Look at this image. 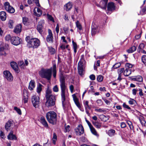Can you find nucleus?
Here are the masks:
<instances>
[{
	"mask_svg": "<svg viewBox=\"0 0 146 146\" xmlns=\"http://www.w3.org/2000/svg\"><path fill=\"white\" fill-rule=\"evenodd\" d=\"M52 71L53 77L55 78L56 74V68L55 64H53V66L49 69L42 68L39 72V74L41 77L46 78L48 80H50Z\"/></svg>",
	"mask_w": 146,
	"mask_h": 146,
	"instance_id": "f257e3e1",
	"label": "nucleus"
},
{
	"mask_svg": "<svg viewBox=\"0 0 146 146\" xmlns=\"http://www.w3.org/2000/svg\"><path fill=\"white\" fill-rule=\"evenodd\" d=\"M59 81L62 103L64 106L65 104L64 102L66 100V98L68 95L67 85L66 83L65 77L63 75L60 76Z\"/></svg>",
	"mask_w": 146,
	"mask_h": 146,
	"instance_id": "f03ea898",
	"label": "nucleus"
},
{
	"mask_svg": "<svg viewBox=\"0 0 146 146\" xmlns=\"http://www.w3.org/2000/svg\"><path fill=\"white\" fill-rule=\"evenodd\" d=\"M52 91L49 89L46 90L45 97L46 101V105L48 107L54 106L55 104L56 99L54 95L52 94Z\"/></svg>",
	"mask_w": 146,
	"mask_h": 146,
	"instance_id": "7ed1b4c3",
	"label": "nucleus"
},
{
	"mask_svg": "<svg viewBox=\"0 0 146 146\" xmlns=\"http://www.w3.org/2000/svg\"><path fill=\"white\" fill-rule=\"evenodd\" d=\"M25 40L27 42V46L29 48H36L40 45V41L37 38H31L28 36L26 37Z\"/></svg>",
	"mask_w": 146,
	"mask_h": 146,
	"instance_id": "20e7f679",
	"label": "nucleus"
},
{
	"mask_svg": "<svg viewBox=\"0 0 146 146\" xmlns=\"http://www.w3.org/2000/svg\"><path fill=\"white\" fill-rule=\"evenodd\" d=\"M46 117L48 121L52 124H54L56 121L57 115L56 113L53 111H50L47 113Z\"/></svg>",
	"mask_w": 146,
	"mask_h": 146,
	"instance_id": "39448f33",
	"label": "nucleus"
},
{
	"mask_svg": "<svg viewBox=\"0 0 146 146\" xmlns=\"http://www.w3.org/2000/svg\"><path fill=\"white\" fill-rule=\"evenodd\" d=\"M8 44L2 42L0 45V54L1 55H5L6 51L8 49Z\"/></svg>",
	"mask_w": 146,
	"mask_h": 146,
	"instance_id": "423d86ee",
	"label": "nucleus"
},
{
	"mask_svg": "<svg viewBox=\"0 0 146 146\" xmlns=\"http://www.w3.org/2000/svg\"><path fill=\"white\" fill-rule=\"evenodd\" d=\"M31 101L34 107L35 108L38 107L39 104V98L35 95L33 96L31 98Z\"/></svg>",
	"mask_w": 146,
	"mask_h": 146,
	"instance_id": "0eeeda50",
	"label": "nucleus"
},
{
	"mask_svg": "<svg viewBox=\"0 0 146 146\" xmlns=\"http://www.w3.org/2000/svg\"><path fill=\"white\" fill-rule=\"evenodd\" d=\"M4 6L5 9L9 13H13L15 12L14 9L11 6L10 3L8 2H6L4 3Z\"/></svg>",
	"mask_w": 146,
	"mask_h": 146,
	"instance_id": "6e6552de",
	"label": "nucleus"
},
{
	"mask_svg": "<svg viewBox=\"0 0 146 146\" xmlns=\"http://www.w3.org/2000/svg\"><path fill=\"white\" fill-rule=\"evenodd\" d=\"M4 77L9 82L13 81V77L12 74L8 71L6 70L3 72Z\"/></svg>",
	"mask_w": 146,
	"mask_h": 146,
	"instance_id": "1a4fd4ad",
	"label": "nucleus"
},
{
	"mask_svg": "<svg viewBox=\"0 0 146 146\" xmlns=\"http://www.w3.org/2000/svg\"><path fill=\"white\" fill-rule=\"evenodd\" d=\"M21 39L18 36H13L11 37V43L15 45H18L20 44Z\"/></svg>",
	"mask_w": 146,
	"mask_h": 146,
	"instance_id": "9d476101",
	"label": "nucleus"
},
{
	"mask_svg": "<svg viewBox=\"0 0 146 146\" xmlns=\"http://www.w3.org/2000/svg\"><path fill=\"white\" fill-rule=\"evenodd\" d=\"M48 35H47L46 38V41L48 43H52L53 37L52 32L49 29L48 30Z\"/></svg>",
	"mask_w": 146,
	"mask_h": 146,
	"instance_id": "9b49d317",
	"label": "nucleus"
},
{
	"mask_svg": "<svg viewBox=\"0 0 146 146\" xmlns=\"http://www.w3.org/2000/svg\"><path fill=\"white\" fill-rule=\"evenodd\" d=\"M44 22V20H41L39 21L37 27V29L38 32L41 34L42 31L43 26Z\"/></svg>",
	"mask_w": 146,
	"mask_h": 146,
	"instance_id": "f8f14e48",
	"label": "nucleus"
},
{
	"mask_svg": "<svg viewBox=\"0 0 146 146\" xmlns=\"http://www.w3.org/2000/svg\"><path fill=\"white\" fill-rule=\"evenodd\" d=\"M75 133L78 136H80L82 132V125H79L75 129Z\"/></svg>",
	"mask_w": 146,
	"mask_h": 146,
	"instance_id": "ddd939ff",
	"label": "nucleus"
},
{
	"mask_svg": "<svg viewBox=\"0 0 146 146\" xmlns=\"http://www.w3.org/2000/svg\"><path fill=\"white\" fill-rule=\"evenodd\" d=\"M88 103L89 102L87 101H84V104L86 110V112L88 115L89 114V110L91 109L90 107L88 105Z\"/></svg>",
	"mask_w": 146,
	"mask_h": 146,
	"instance_id": "4468645a",
	"label": "nucleus"
},
{
	"mask_svg": "<svg viewBox=\"0 0 146 146\" xmlns=\"http://www.w3.org/2000/svg\"><path fill=\"white\" fill-rule=\"evenodd\" d=\"M34 15L37 17L40 16L42 13L41 10L38 8L35 7L34 10Z\"/></svg>",
	"mask_w": 146,
	"mask_h": 146,
	"instance_id": "2eb2a0df",
	"label": "nucleus"
},
{
	"mask_svg": "<svg viewBox=\"0 0 146 146\" xmlns=\"http://www.w3.org/2000/svg\"><path fill=\"white\" fill-rule=\"evenodd\" d=\"M108 0H102L100 3V6L102 9H106Z\"/></svg>",
	"mask_w": 146,
	"mask_h": 146,
	"instance_id": "dca6fc26",
	"label": "nucleus"
},
{
	"mask_svg": "<svg viewBox=\"0 0 146 146\" xmlns=\"http://www.w3.org/2000/svg\"><path fill=\"white\" fill-rule=\"evenodd\" d=\"M115 9L114 4L113 2H110L108 3V10L109 11L114 10Z\"/></svg>",
	"mask_w": 146,
	"mask_h": 146,
	"instance_id": "f3484780",
	"label": "nucleus"
},
{
	"mask_svg": "<svg viewBox=\"0 0 146 146\" xmlns=\"http://www.w3.org/2000/svg\"><path fill=\"white\" fill-rule=\"evenodd\" d=\"M78 69L79 74L82 76V62L80 61L78 64Z\"/></svg>",
	"mask_w": 146,
	"mask_h": 146,
	"instance_id": "a211bd4d",
	"label": "nucleus"
},
{
	"mask_svg": "<svg viewBox=\"0 0 146 146\" xmlns=\"http://www.w3.org/2000/svg\"><path fill=\"white\" fill-rule=\"evenodd\" d=\"M7 138L8 139L11 140H16L17 139V137L15 135L13 134V131H11L10 132L7 136Z\"/></svg>",
	"mask_w": 146,
	"mask_h": 146,
	"instance_id": "6ab92c4d",
	"label": "nucleus"
},
{
	"mask_svg": "<svg viewBox=\"0 0 146 146\" xmlns=\"http://www.w3.org/2000/svg\"><path fill=\"white\" fill-rule=\"evenodd\" d=\"M72 96L73 99V100L77 106L78 107V108L80 109L81 108L80 107V103L78 101V100L75 94H73L72 95Z\"/></svg>",
	"mask_w": 146,
	"mask_h": 146,
	"instance_id": "aec40b11",
	"label": "nucleus"
},
{
	"mask_svg": "<svg viewBox=\"0 0 146 146\" xmlns=\"http://www.w3.org/2000/svg\"><path fill=\"white\" fill-rule=\"evenodd\" d=\"M23 100L25 103H27L28 100V94L27 91L26 90H24L23 91Z\"/></svg>",
	"mask_w": 146,
	"mask_h": 146,
	"instance_id": "412c9836",
	"label": "nucleus"
},
{
	"mask_svg": "<svg viewBox=\"0 0 146 146\" xmlns=\"http://www.w3.org/2000/svg\"><path fill=\"white\" fill-rule=\"evenodd\" d=\"M22 26L21 24H19L16 26L14 30V31L16 34L19 33L21 31Z\"/></svg>",
	"mask_w": 146,
	"mask_h": 146,
	"instance_id": "4be33fe9",
	"label": "nucleus"
},
{
	"mask_svg": "<svg viewBox=\"0 0 146 146\" xmlns=\"http://www.w3.org/2000/svg\"><path fill=\"white\" fill-rule=\"evenodd\" d=\"M72 7V4L71 2H69L64 6V9L67 11L70 10Z\"/></svg>",
	"mask_w": 146,
	"mask_h": 146,
	"instance_id": "5701e85b",
	"label": "nucleus"
},
{
	"mask_svg": "<svg viewBox=\"0 0 146 146\" xmlns=\"http://www.w3.org/2000/svg\"><path fill=\"white\" fill-rule=\"evenodd\" d=\"M11 66L12 68L16 72L18 71V66L16 63L14 62H11L10 63Z\"/></svg>",
	"mask_w": 146,
	"mask_h": 146,
	"instance_id": "b1692460",
	"label": "nucleus"
},
{
	"mask_svg": "<svg viewBox=\"0 0 146 146\" xmlns=\"http://www.w3.org/2000/svg\"><path fill=\"white\" fill-rule=\"evenodd\" d=\"M6 14L5 11L0 12V18L1 20L4 21L6 20Z\"/></svg>",
	"mask_w": 146,
	"mask_h": 146,
	"instance_id": "393cba45",
	"label": "nucleus"
},
{
	"mask_svg": "<svg viewBox=\"0 0 146 146\" xmlns=\"http://www.w3.org/2000/svg\"><path fill=\"white\" fill-rule=\"evenodd\" d=\"M23 23L25 25L27 26L29 25L30 21L29 18L26 17H23L22 18Z\"/></svg>",
	"mask_w": 146,
	"mask_h": 146,
	"instance_id": "a878e982",
	"label": "nucleus"
},
{
	"mask_svg": "<svg viewBox=\"0 0 146 146\" xmlns=\"http://www.w3.org/2000/svg\"><path fill=\"white\" fill-rule=\"evenodd\" d=\"M40 122L45 127L48 128V125L45 119L43 117H41L40 119Z\"/></svg>",
	"mask_w": 146,
	"mask_h": 146,
	"instance_id": "bb28decb",
	"label": "nucleus"
},
{
	"mask_svg": "<svg viewBox=\"0 0 146 146\" xmlns=\"http://www.w3.org/2000/svg\"><path fill=\"white\" fill-rule=\"evenodd\" d=\"M13 125V123L12 121L9 120L7 122L5 125V127L6 130L7 131H8L10 129V127Z\"/></svg>",
	"mask_w": 146,
	"mask_h": 146,
	"instance_id": "cd10ccee",
	"label": "nucleus"
},
{
	"mask_svg": "<svg viewBox=\"0 0 146 146\" xmlns=\"http://www.w3.org/2000/svg\"><path fill=\"white\" fill-rule=\"evenodd\" d=\"M35 86L34 81L33 80H31L29 83L28 89L31 90H32L33 89Z\"/></svg>",
	"mask_w": 146,
	"mask_h": 146,
	"instance_id": "c85d7f7f",
	"label": "nucleus"
},
{
	"mask_svg": "<svg viewBox=\"0 0 146 146\" xmlns=\"http://www.w3.org/2000/svg\"><path fill=\"white\" fill-rule=\"evenodd\" d=\"M132 80L134 81L142 82L143 81V79L142 77L141 76H138L134 77L132 78Z\"/></svg>",
	"mask_w": 146,
	"mask_h": 146,
	"instance_id": "c756f323",
	"label": "nucleus"
},
{
	"mask_svg": "<svg viewBox=\"0 0 146 146\" xmlns=\"http://www.w3.org/2000/svg\"><path fill=\"white\" fill-rule=\"evenodd\" d=\"M99 118L102 121L105 122L107 121L109 119L108 116H105L103 114L100 115L99 116Z\"/></svg>",
	"mask_w": 146,
	"mask_h": 146,
	"instance_id": "7c9ffc66",
	"label": "nucleus"
},
{
	"mask_svg": "<svg viewBox=\"0 0 146 146\" xmlns=\"http://www.w3.org/2000/svg\"><path fill=\"white\" fill-rule=\"evenodd\" d=\"M115 131L113 129H110L109 130L108 132V134L110 137L114 136L115 134Z\"/></svg>",
	"mask_w": 146,
	"mask_h": 146,
	"instance_id": "2f4dec72",
	"label": "nucleus"
},
{
	"mask_svg": "<svg viewBox=\"0 0 146 146\" xmlns=\"http://www.w3.org/2000/svg\"><path fill=\"white\" fill-rule=\"evenodd\" d=\"M28 3L30 4L33 3V2H35L36 6H39L40 5L39 4L38 0H28Z\"/></svg>",
	"mask_w": 146,
	"mask_h": 146,
	"instance_id": "473e14b6",
	"label": "nucleus"
},
{
	"mask_svg": "<svg viewBox=\"0 0 146 146\" xmlns=\"http://www.w3.org/2000/svg\"><path fill=\"white\" fill-rule=\"evenodd\" d=\"M92 123L97 128H100L101 127V123L98 121H92Z\"/></svg>",
	"mask_w": 146,
	"mask_h": 146,
	"instance_id": "72a5a7b5",
	"label": "nucleus"
},
{
	"mask_svg": "<svg viewBox=\"0 0 146 146\" xmlns=\"http://www.w3.org/2000/svg\"><path fill=\"white\" fill-rule=\"evenodd\" d=\"M131 69H128L125 68L124 70L123 74L125 76H128L131 73Z\"/></svg>",
	"mask_w": 146,
	"mask_h": 146,
	"instance_id": "f704fd0d",
	"label": "nucleus"
},
{
	"mask_svg": "<svg viewBox=\"0 0 146 146\" xmlns=\"http://www.w3.org/2000/svg\"><path fill=\"white\" fill-rule=\"evenodd\" d=\"M139 120L143 126H146V122L143 117L139 118Z\"/></svg>",
	"mask_w": 146,
	"mask_h": 146,
	"instance_id": "c9c22d12",
	"label": "nucleus"
},
{
	"mask_svg": "<svg viewBox=\"0 0 146 146\" xmlns=\"http://www.w3.org/2000/svg\"><path fill=\"white\" fill-rule=\"evenodd\" d=\"M136 49V47L135 46H133L129 48V49L127 50V52L128 53H132L135 51Z\"/></svg>",
	"mask_w": 146,
	"mask_h": 146,
	"instance_id": "e433bc0d",
	"label": "nucleus"
},
{
	"mask_svg": "<svg viewBox=\"0 0 146 146\" xmlns=\"http://www.w3.org/2000/svg\"><path fill=\"white\" fill-rule=\"evenodd\" d=\"M129 104L131 105H136L137 104V102L134 99L130 98V100L128 102Z\"/></svg>",
	"mask_w": 146,
	"mask_h": 146,
	"instance_id": "4c0bfd02",
	"label": "nucleus"
},
{
	"mask_svg": "<svg viewBox=\"0 0 146 146\" xmlns=\"http://www.w3.org/2000/svg\"><path fill=\"white\" fill-rule=\"evenodd\" d=\"M90 129L91 132H92L93 134L95 135H97V133L96 130L93 127L92 125V126L90 127Z\"/></svg>",
	"mask_w": 146,
	"mask_h": 146,
	"instance_id": "58836bf2",
	"label": "nucleus"
},
{
	"mask_svg": "<svg viewBox=\"0 0 146 146\" xmlns=\"http://www.w3.org/2000/svg\"><path fill=\"white\" fill-rule=\"evenodd\" d=\"M127 123L130 129L133 130H134V127L132 122L130 121H127Z\"/></svg>",
	"mask_w": 146,
	"mask_h": 146,
	"instance_id": "ea45409f",
	"label": "nucleus"
},
{
	"mask_svg": "<svg viewBox=\"0 0 146 146\" xmlns=\"http://www.w3.org/2000/svg\"><path fill=\"white\" fill-rule=\"evenodd\" d=\"M8 26L9 28H13L14 25V22L12 20H9L8 23Z\"/></svg>",
	"mask_w": 146,
	"mask_h": 146,
	"instance_id": "a19ab883",
	"label": "nucleus"
},
{
	"mask_svg": "<svg viewBox=\"0 0 146 146\" xmlns=\"http://www.w3.org/2000/svg\"><path fill=\"white\" fill-rule=\"evenodd\" d=\"M57 136L56 134L54 133H53V137H52L53 143L54 144H56V141L57 140Z\"/></svg>",
	"mask_w": 146,
	"mask_h": 146,
	"instance_id": "79ce46f5",
	"label": "nucleus"
},
{
	"mask_svg": "<svg viewBox=\"0 0 146 146\" xmlns=\"http://www.w3.org/2000/svg\"><path fill=\"white\" fill-rule=\"evenodd\" d=\"M133 65L129 63H127L125 65V68L126 69H131L133 67Z\"/></svg>",
	"mask_w": 146,
	"mask_h": 146,
	"instance_id": "37998d69",
	"label": "nucleus"
},
{
	"mask_svg": "<svg viewBox=\"0 0 146 146\" xmlns=\"http://www.w3.org/2000/svg\"><path fill=\"white\" fill-rule=\"evenodd\" d=\"M42 86V85L40 84L38 86L37 88V91L38 93H40V92L41 91Z\"/></svg>",
	"mask_w": 146,
	"mask_h": 146,
	"instance_id": "c03bdc74",
	"label": "nucleus"
},
{
	"mask_svg": "<svg viewBox=\"0 0 146 146\" xmlns=\"http://www.w3.org/2000/svg\"><path fill=\"white\" fill-rule=\"evenodd\" d=\"M14 109L20 115H21V111L19 108H18L17 107H15L14 108Z\"/></svg>",
	"mask_w": 146,
	"mask_h": 146,
	"instance_id": "a18cd8bd",
	"label": "nucleus"
},
{
	"mask_svg": "<svg viewBox=\"0 0 146 146\" xmlns=\"http://www.w3.org/2000/svg\"><path fill=\"white\" fill-rule=\"evenodd\" d=\"M72 44L74 49V52L75 53L76 52V49L77 48V46L76 43H75L73 40L72 41Z\"/></svg>",
	"mask_w": 146,
	"mask_h": 146,
	"instance_id": "49530a36",
	"label": "nucleus"
},
{
	"mask_svg": "<svg viewBox=\"0 0 146 146\" xmlns=\"http://www.w3.org/2000/svg\"><path fill=\"white\" fill-rule=\"evenodd\" d=\"M5 39L6 41H7L8 42L10 41L11 42V36L10 35H7L5 37Z\"/></svg>",
	"mask_w": 146,
	"mask_h": 146,
	"instance_id": "de8ad7c7",
	"label": "nucleus"
},
{
	"mask_svg": "<svg viewBox=\"0 0 146 146\" xmlns=\"http://www.w3.org/2000/svg\"><path fill=\"white\" fill-rule=\"evenodd\" d=\"M95 110L96 111L100 113H103L106 111L105 109L104 108L96 109Z\"/></svg>",
	"mask_w": 146,
	"mask_h": 146,
	"instance_id": "09e8293b",
	"label": "nucleus"
},
{
	"mask_svg": "<svg viewBox=\"0 0 146 146\" xmlns=\"http://www.w3.org/2000/svg\"><path fill=\"white\" fill-rule=\"evenodd\" d=\"M121 65V64L119 62L116 63L113 65L112 68L114 69H116L119 67Z\"/></svg>",
	"mask_w": 146,
	"mask_h": 146,
	"instance_id": "8fccbe9b",
	"label": "nucleus"
},
{
	"mask_svg": "<svg viewBox=\"0 0 146 146\" xmlns=\"http://www.w3.org/2000/svg\"><path fill=\"white\" fill-rule=\"evenodd\" d=\"M97 79L98 82H100L103 81V78L102 76L100 75L98 76Z\"/></svg>",
	"mask_w": 146,
	"mask_h": 146,
	"instance_id": "3c124183",
	"label": "nucleus"
},
{
	"mask_svg": "<svg viewBox=\"0 0 146 146\" xmlns=\"http://www.w3.org/2000/svg\"><path fill=\"white\" fill-rule=\"evenodd\" d=\"M76 25L77 27L80 30H81L82 29V25L80 24L79 22L77 21L76 23Z\"/></svg>",
	"mask_w": 146,
	"mask_h": 146,
	"instance_id": "603ef678",
	"label": "nucleus"
},
{
	"mask_svg": "<svg viewBox=\"0 0 146 146\" xmlns=\"http://www.w3.org/2000/svg\"><path fill=\"white\" fill-rule=\"evenodd\" d=\"M49 50L51 54H53L55 52V50L54 48L52 47H49Z\"/></svg>",
	"mask_w": 146,
	"mask_h": 146,
	"instance_id": "864d4df0",
	"label": "nucleus"
},
{
	"mask_svg": "<svg viewBox=\"0 0 146 146\" xmlns=\"http://www.w3.org/2000/svg\"><path fill=\"white\" fill-rule=\"evenodd\" d=\"M142 61L144 64L146 65V55H143L142 56Z\"/></svg>",
	"mask_w": 146,
	"mask_h": 146,
	"instance_id": "5fc2aeb1",
	"label": "nucleus"
},
{
	"mask_svg": "<svg viewBox=\"0 0 146 146\" xmlns=\"http://www.w3.org/2000/svg\"><path fill=\"white\" fill-rule=\"evenodd\" d=\"M145 47V44L143 43L140 44L138 47V50H141L143 48Z\"/></svg>",
	"mask_w": 146,
	"mask_h": 146,
	"instance_id": "6e6d98bb",
	"label": "nucleus"
},
{
	"mask_svg": "<svg viewBox=\"0 0 146 146\" xmlns=\"http://www.w3.org/2000/svg\"><path fill=\"white\" fill-rule=\"evenodd\" d=\"M96 102L98 104V106H101L103 104V102L101 100H98L96 101Z\"/></svg>",
	"mask_w": 146,
	"mask_h": 146,
	"instance_id": "4d7b16f0",
	"label": "nucleus"
},
{
	"mask_svg": "<svg viewBox=\"0 0 146 146\" xmlns=\"http://www.w3.org/2000/svg\"><path fill=\"white\" fill-rule=\"evenodd\" d=\"M138 91V89L137 88H134L132 90V93L133 95H136L137 92Z\"/></svg>",
	"mask_w": 146,
	"mask_h": 146,
	"instance_id": "13d9d810",
	"label": "nucleus"
},
{
	"mask_svg": "<svg viewBox=\"0 0 146 146\" xmlns=\"http://www.w3.org/2000/svg\"><path fill=\"white\" fill-rule=\"evenodd\" d=\"M53 91L55 92H58L59 91L57 85L55 86L53 88Z\"/></svg>",
	"mask_w": 146,
	"mask_h": 146,
	"instance_id": "bf43d9fd",
	"label": "nucleus"
},
{
	"mask_svg": "<svg viewBox=\"0 0 146 146\" xmlns=\"http://www.w3.org/2000/svg\"><path fill=\"white\" fill-rule=\"evenodd\" d=\"M146 10V8L144 7L140 11V14L141 15H143L145 14V12Z\"/></svg>",
	"mask_w": 146,
	"mask_h": 146,
	"instance_id": "052dcab7",
	"label": "nucleus"
},
{
	"mask_svg": "<svg viewBox=\"0 0 146 146\" xmlns=\"http://www.w3.org/2000/svg\"><path fill=\"white\" fill-rule=\"evenodd\" d=\"M139 91V94L140 96H142L143 95V90L141 88H139L138 89Z\"/></svg>",
	"mask_w": 146,
	"mask_h": 146,
	"instance_id": "680f3d73",
	"label": "nucleus"
},
{
	"mask_svg": "<svg viewBox=\"0 0 146 146\" xmlns=\"http://www.w3.org/2000/svg\"><path fill=\"white\" fill-rule=\"evenodd\" d=\"M47 16L48 19H49L50 21L53 22H54V20L53 19V18L52 17V16L51 15L48 14Z\"/></svg>",
	"mask_w": 146,
	"mask_h": 146,
	"instance_id": "e2e57ef3",
	"label": "nucleus"
},
{
	"mask_svg": "<svg viewBox=\"0 0 146 146\" xmlns=\"http://www.w3.org/2000/svg\"><path fill=\"white\" fill-rule=\"evenodd\" d=\"M123 106L124 108L127 109L128 110H130L131 109L130 107L128 105H126L125 103H123Z\"/></svg>",
	"mask_w": 146,
	"mask_h": 146,
	"instance_id": "0e129e2a",
	"label": "nucleus"
},
{
	"mask_svg": "<svg viewBox=\"0 0 146 146\" xmlns=\"http://www.w3.org/2000/svg\"><path fill=\"white\" fill-rule=\"evenodd\" d=\"M124 68H121L118 70V73L119 74H121L123 71H124Z\"/></svg>",
	"mask_w": 146,
	"mask_h": 146,
	"instance_id": "69168bd1",
	"label": "nucleus"
},
{
	"mask_svg": "<svg viewBox=\"0 0 146 146\" xmlns=\"http://www.w3.org/2000/svg\"><path fill=\"white\" fill-rule=\"evenodd\" d=\"M85 143L84 144H88L89 141L85 137H83V142Z\"/></svg>",
	"mask_w": 146,
	"mask_h": 146,
	"instance_id": "338daca9",
	"label": "nucleus"
},
{
	"mask_svg": "<svg viewBox=\"0 0 146 146\" xmlns=\"http://www.w3.org/2000/svg\"><path fill=\"white\" fill-rule=\"evenodd\" d=\"M92 29L98 30V27L96 25L94 24H93L92 26Z\"/></svg>",
	"mask_w": 146,
	"mask_h": 146,
	"instance_id": "774afa93",
	"label": "nucleus"
}]
</instances>
